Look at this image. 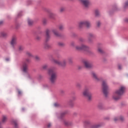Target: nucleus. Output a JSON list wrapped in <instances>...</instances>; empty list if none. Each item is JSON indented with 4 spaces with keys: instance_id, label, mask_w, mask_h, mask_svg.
<instances>
[{
    "instance_id": "2f4dec72",
    "label": "nucleus",
    "mask_w": 128,
    "mask_h": 128,
    "mask_svg": "<svg viewBox=\"0 0 128 128\" xmlns=\"http://www.w3.org/2000/svg\"><path fill=\"white\" fill-rule=\"evenodd\" d=\"M76 86H77L78 88H82V84H80V83H78V84H76Z\"/></svg>"
},
{
    "instance_id": "5701e85b",
    "label": "nucleus",
    "mask_w": 128,
    "mask_h": 128,
    "mask_svg": "<svg viewBox=\"0 0 128 128\" xmlns=\"http://www.w3.org/2000/svg\"><path fill=\"white\" fill-rule=\"evenodd\" d=\"M44 48L46 50H48V48H50V46L48 44H45L44 45Z\"/></svg>"
},
{
    "instance_id": "f03ea898",
    "label": "nucleus",
    "mask_w": 128,
    "mask_h": 128,
    "mask_svg": "<svg viewBox=\"0 0 128 128\" xmlns=\"http://www.w3.org/2000/svg\"><path fill=\"white\" fill-rule=\"evenodd\" d=\"M48 74L50 76V80L52 84H54L56 83V78L58 76L56 75V72L54 71V68H51L49 69L48 71Z\"/></svg>"
},
{
    "instance_id": "ea45409f",
    "label": "nucleus",
    "mask_w": 128,
    "mask_h": 128,
    "mask_svg": "<svg viewBox=\"0 0 128 128\" xmlns=\"http://www.w3.org/2000/svg\"><path fill=\"white\" fill-rule=\"evenodd\" d=\"M97 26H100V22H97Z\"/></svg>"
},
{
    "instance_id": "1a4fd4ad",
    "label": "nucleus",
    "mask_w": 128,
    "mask_h": 128,
    "mask_svg": "<svg viewBox=\"0 0 128 128\" xmlns=\"http://www.w3.org/2000/svg\"><path fill=\"white\" fill-rule=\"evenodd\" d=\"M84 26H86L87 28L90 26V23L88 20L81 21L78 23V28H82Z\"/></svg>"
},
{
    "instance_id": "c85d7f7f",
    "label": "nucleus",
    "mask_w": 128,
    "mask_h": 128,
    "mask_svg": "<svg viewBox=\"0 0 128 128\" xmlns=\"http://www.w3.org/2000/svg\"><path fill=\"white\" fill-rule=\"evenodd\" d=\"M24 50V46H20L18 47V50H20V52H22V50Z\"/></svg>"
},
{
    "instance_id": "4c0bfd02",
    "label": "nucleus",
    "mask_w": 128,
    "mask_h": 128,
    "mask_svg": "<svg viewBox=\"0 0 128 128\" xmlns=\"http://www.w3.org/2000/svg\"><path fill=\"white\" fill-rule=\"evenodd\" d=\"M54 106H56V107L58 106H60V104H58L55 103L54 104Z\"/></svg>"
},
{
    "instance_id": "f257e3e1",
    "label": "nucleus",
    "mask_w": 128,
    "mask_h": 128,
    "mask_svg": "<svg viewBox=\"0 0 128 128\" xmlns=\"http://www.w3.org/2000/svg\"><path fill=\"white\" fill-rule=\"evenodd\" d=\"M126 92V87L121 86L119 90H116L113 94L112 98L114 100H118L120 98V96H122Z\"/></svg>"
},
{
    "instance_id": "a18cd8bd",
    "label": "nucleus",
    "mask_w": 128,
    "mask_h": 128,
    "mask_svg": "<svg viewBox=\"0 0 128 128\" xmlns=\"http://www.w3.org/2000/svg\"><path fill=\"white\" fill-rule=\"evenodd\" d=\"M80 42H84V40L82 38H80Z\"/></svg>"
},
{
    "instance_id": "4468645a",
    "label": "nucleus",
    "mask_w": 128,
    "mask_h": 128,
    "mask_svg": "<svg viewBox=\"0 0 128 128\" xmlns=\"http://www.w3.org/2000/svg\"><path fill=\"white\" fill-rule=\"evenodd\" d=\"M92 78L95 80L96 82H100V80L98 78V75H96V74L94 72H92Z\"/></svg>"
},
{
    "instance_id": "de8ad7c7",
    "label": "nucleus",
    "mask_w": 128,
    "mask_h": 128,
    "mask_svg": "<svg viewBox=\"0 0 128 128\" xmlns=\"http://www.w3.org/2000/svg\"><path fill=\"white\" fill-rule=\"evenodd\" d=\"M85 122H86V124H90V122L88 121V120L85 121Z\"/></svg>"
},
{
    "instance_id": "dca6fc26",
    "label": "nucleus",
    "mask_w": 128,
    "mask_h": 128,
    "mask_svg": "<svg viewBox=\"0 0 128 128\" xmlns=\"http://www.w3.org/2000/svg\"><path fill=\"white\" fill-rule=\"evenodd\" d=\"M124 118L122 116H120V118L115 117L114 118V122H118V120H124Z\"/></svg>"
},
{
    "instance_id": "39448f33",
    "label": "nucleus",
    "mask_w": 128,
    "mask_h": 128,
    "mask_svg": "<svg viewBox=\"0 0 128 128\" xmlns=\"http://www.w3.org/2000/svg\"><path fill=\"white\" fill-rule=\"evenodd\" d=\"M103 92L105 96H108V86L106 84V81L103 80L102 83Z\"/></svg>"
},
{
    "instance_id": "393cba45",
    "label": "nucleus",
    "mask_w": 128,
    "mask_h": 128,
    "mask_svg": "<svg viewBox=\"0 0 128 128\" xmlns=\"http://www.w3.org/2000/svg\"><path fill=\"white\" fill-rule=\"evenodd\" d=\"M64 25H60L59 26V30H64Z\"/></svg>"
},
{
    "instance_id": "473e14b6",
    "label": "nucleus",
    "mask_w": 128,
    "mask_h": 128,
    "mask_svg": "<svg viewBox=\"0 0 128 128\" xmlns=\"http://www.w3.org/2000/svg\"><path fill=\"white\" fill-rule=\"evenodd\" d=\"M42 23L44 24H46V23H47L46 20V19H44L42 20Z\"/></svg>"
},
{
    "instance_id": "9d476101",
    "label": "nucleus",
    "mask_w": 128,
    "mask_h": 128,
    "mask_svg": "<svg viewBox=\"0 0 128 128\" xmlns=\"http://www.w3.org/2000/svg\"><path fill=\"white\" fill-rule=\"evenodd\" d=\"M83 62L84 66H86V68H92V64L90 62V61L85 60Z\"/></svg>"
},
{
    "instance_id": "6e6552de",
    "label": "nucleus",
    "mask_w": 128,
    "mask_h": 128,
    "mask_svg": "<svg viewBox=\"0 0 128 128\" xmlns=\"http://www.w3.org/2000/svg\"><path fill=\"white\" fill-rule=\"evenodd\" d=\"M10 44L12 48H16V45L18 44V38L16 36L12 37L11 40L10 41Z\"/></svg>"
},
{
    "instance_id": "a19ab883",
    "label": "nucleus",
    "mask_w": 128,
    "mask_h": 128,
    "mask_svg": "<svg viewBox=\"0 0 128 128\" xmlns=\"http://www.w3.org/2000/svg\"><path fill=\"white\" fill-rule=\"evenodd\" d=\"M51 126H52V124H48V128H50Z\"/></svg>"
},
{
    "instance_id": "79ce46f5",
    "label": "nucleus",
    "mask_w": 128,
    "mask_h": 128,
    "mask_svg": "<svg viewBox=\"0 0 128 128\" xmlns=\"http://www.w3.org/2000/svg\"><path fill=\"white\" fill-rule=\"evenodd\" d=\"M35 58H36V60H40V58H38V56H36V57H35Z\"/></svg>"
},
{
    "instance_id": "c03bdc74",
    "label": "nucleus",
    "mask_w": 128,
    "mask_h": 128,
    "mask_svg": "<svg viewBox=\"0 0 128 128\" xmlns=\"http://www.w3.org/2000/svg\"><path fill=\"white\" fill-rule=\"evenodd\" d=\"M4 24V22L0 21V24Z\"/></svg>"
},
{
    "instance_id": "bb28decb",
    "label": "nucleus",
    "mask_w": 128,
    "mask_h": 128,
    "mask_svg": "<svg viewBox=\"0 0 128 128\" xmlns=\"http://www.w3.org/2000/svg\"><path fill=\"white\" fill-rule=\"evenodd\" d=\"M49 16L51 18H54V14L52 13H50V14H49Z\"/></svg>"
},
{
    "instance_id": "e433bc0d",
    "label": "nucleus",
    "mask_w": 128,
    "mask_h": 128,
    "mask_svg": "<svg viewBox=\"0 0 128 128\" xmlns=\"http://www.w3.org/2000/svg\"><path fill=\"white\" fill-rule=\"evenodd\" d=\"M64 45V43H62V42L59 43V46H62Z\"/></svg>"
},
{
    "instance_id": "cd10ccee",
    "label": "nucleus",
    "mask_w": 128,
    "mask_h": 128,
    "mask_svg": "<svg viewBox=\"0 0 128 128\" xmlns=\"http://www.w3.org/2000/svg\"><path fill=\"white\" fill-rule=\"evenodd\" d=\"M100 126V124L94 125L92 126V128H99Z\"/></svg>"
},
{
    "instance_id": "f3484780",
    "label": "nucleus",
    "mask_w": 128,
    "mask_h": 128,
    "mask_svg": "<svg viewBox=\"0 0 128 128\" xmlns=\"http://www.w3.org/2000/svg\"><path fill=\"white\" fill-rule=\"evenodd\" d=\"M64 126H72V122L66 120H64Z\"/></svg>"
},
{
    "instance_id": "0eeeda50",
    "label": "nucleus",
    "mask_w": 128,
    "mask_h": 128,
    "mask_svg": "<svg viewBox=\"0 0 128 128\" xmlns=\"http://www.w3.org/2000/svg\"><path fill=\"white\" fill-rule=\"evenodd\" d=\"M76 50H85L86 52H90V48L88 46L82 44L81 46H76Z\"/></svg>"
},
{
    "instance_id": "9b49d317",
    "label": "nucleus",
    "mask_w": 128,
    "mask_h": 128,
    "mask_svg": "<svg viewBox=\"0 0 128 128\" xmlns=\"http://www.w3.org/2000/svg\"><path fill=\"white\" fill-rule=\"evenodd\" d=\"M81 2H82L83 6H84V8H88L90 4V0H81Z\"/></svg>"
},
{
    "instance_id": "49530a36",
    "label": "nucleus",
    "mask_w": 128,
    "mask_h": 128,
    "mask_svg": "<svg viewBox=\"0 0 128 128\" xmlns=\"http://www.w3.org/2000/svg\"><path fill=\"white\" fill-rule=\"evenodd\" d=\"M6 62H8V60H10V58H6Z\"/></svg>"
},
{
    "instance_id": "8fccbe9b",
    "label": "nucleus",
    "mask_w": 128,
    "mask_h": 128,
    "mask_svg": "<svg viewBox=\"0 0 128 128\" xmlns=\"http://www.w3.org/2000/svg\"><path fill=\"white\" fill-rule=\"evenodd\" d=\"M126 22H128V19L126 20Z\"/></svg>"
},
{
    "instance_id": "7c9ffc66",
    "label": "nucleus",
    "mask_w": 128,
    "mask_h": 128,
    "mask_svg": "<svg viewBox=\"0 0 128 128\" xmlns=\"http://www.w3.org/2000/svg\"><path fill=\"white\" fill-rule=\"evenodd\" d=\"M47 68H48V65L46 64H44L42 66L43 70H46Z\"/></svg>"
},
{
    "instance_id": "20e7f679",
    "label": "nucleus",
    "mask_w": 128,
    "mask_h": 128,
    "mask_svg": "<svg viewBox=\"0 0 128 128\" xmlns=\"http://www.w3.org/2000/svg\"><path fill=\"white\" fill-rule=\"evenodd\" d=\"M30 58H26L25 60L22 62V66L21 67V70L25 74H27L28 72V63H30Z\"/></svg>"
},
{
    "instance_id": "ddd939ff",
    "label": "nucleus",
    "mask_w": 128,
    "mask_h": 128,
    "mask_svg": "<svg viewBox=\"0 0 128 128\" xmlns=\"http://www.w3.org/2000/svg\"><path fill=\"white\" fill-rule=\"evenodd\" d=\"M96 36L92 33H90L88 34V42H92V38H94Z\"/></svg>"
},
{
    "instance_id": "f704fd0d",
    "label": "nucleus",
    "mask_w": 128,
    "mask_h": 128,
    "mask_svg": "<svg viewBox=\"0 0 128 128\" xmlns=\"http://www.w3.org/2000/svg\"><path fill=\"white\" fill-rule=\"evenodd\" d=\"M98 52H102V50L100 48H98Z\"/></svg>"
},
{
    "instance_id": "a211bd4d",
    "label": "nucleus",
    "mask_w": 128,
    "mask_h": 128,
    "mask_svg": "<svg viewBox=\"0 0 128 128\" xmlns=\"http://www.w3.org/2000/svg\"><path fill=\"white\" fill-rule=\"evenodd\" d=\"M104 104L102 102H100L98 104V108L100 110H102V108H104Z\"/></svg>"
},
{
    "instance_id": "72a5a7b5",
    "label": "nucleus",
    "mask_w": 128,
    "mask_h": 128,
    "mask_svg": "<svg viewBox=\"0 0 128 128\" xmlns=\"http://www.w3.org/2000/svg\"><path fill=\"white\" fill-rule=\"evenodd\" d=\"M36 40H40V36H36Z\"/></svg>"
},
{
    "instance_id": "423d86ee",
    "label": "nucleus",
    "mask_w": 128,
    "mask_h": 128,
    "mask_svg": "<svg viewBox=\"0 0 128 128\" xmlns=\"http://www.w3.org/2000/svg\"><path fill=\"white\" fill-rule=\"evenodd\" d=\"M83 96H86L88 98V100H89V102H90V100H92V93H90V89L88 88H86L84 89V90L83 92Z\"/></svg>"
},
{
    "instance_id": "3c124183",
    "label": "nucleus",
    "mask_w": 128,
    "mask_h": 128,
    "mask_svg": "<svg viewBox=\"0 0 128 128\" xmlns=\"http://www.w3.org/2000/svg\"><path fill=\"white\" fill-rule=\"evenodd\" d=\"M62 92H64V91H62Z\"/></svg>"
},
{
    "instance_id": "aec40b11",
    "label": "nucleus",
    "mask_w": 128,
    "mask_h": 128,
    "mask_svg": "<svg viewBox=\"0 0 128 128\" xmlns=\"http://www.w3.org/2000/svg\"><path fill=\"white\" fill-rule=\"evenodd\" d=\"M12 124H14L16 128H18V122L16 120H14L12 121Z\"/></svg>"
},
{
    "instance_id": "4be33fe9",
    "label": "nucleus",
    "mask_w": 128,
    "mask_h": 128,
    "mask_svg": "<svg viewBox=\"0 0 128 128\" xmlns=\"http://www.w3.org/2000/svg\"><path fill=\"white\" fill-rule=\"evenodd\" d=\"M28 26H32L34 24V22L30 19H28Z\"/></svg>"
},
{
    "instance_id": "c9c22d12",
    "label": "nucleus",
    "mask_w": 128,
    "mask_h": 128,
    "mask_svg": "<svg viewBox=\"0 0 128 128\" xmlns=\"http://www.w3.org/2000/svg\"><path fill=\"white\" fill-rule=\"evenodd\" d=\"M125 8H126V6H128V0L125 3Z\"/></svg>"
},
{
    "instance_id": "a878e982",
    "label": "nucleus",
    "mask_w": 128,
    "mask_h": 128,
    "mask_svg": "<svg viewBox=\"0 0 128 128\" xmlns=\"http://www.w3.org/2000/svg\"><path fill=\"white\" fill-rule=\"evenodd\" d=\"M95 14L96 16H99L100 15V11L98 10H95Z\"/></svg>"
},
{
    "instance_id": "6ab92c4d",
    "label": "nucleus",
    "mask_w": 128,
    "mask_h": 128,
    "mask_svg": "<svg viewBox=\"0 0 128 128\" xmlns=\"http://www.w3.org/2000/svg\"><path fill=\"white\" fill-rule=\"evenodd\" d=\"M8 120V117L6 116H3L2 118V122H1L2 124H4Z\"/></svg>"
},
{
    "instance_id": "f8f14e48",
    "label": "nucleus",
    "mask_w": 128,
    "mask_h": 128,
    "mask_svg": "<svg viewBox=\"0 0 128 128\" xmlns=\"http://www.w3.org/2000/svg\"><path fill=\"white\" fill-rule=\"evenodd\" d=\"M46 42H48L50 40V30L47 29L46 31Z\"/></svg>"
},
{
    "instance_id": "2eb2a0df",
    "label": "nucleus",
    "mask_w": 128,
    "mask_h": 128,
    "mask_svg": "<svg viewBox=\"0 0 128 128\" xmlns=\"http://www.w3.org/2000/svg\"><path fill=\"white\" fill-rule=\"evenodd\" d=\"M52 32L56 36H60V33L58 32V30L56 29H52Z\"/></svg>"
},
{
    "instance_id": "58836bf2",
    "label": "nucleus",
    "mask_w": 128,
    "mask_h": 128,
    "mask_svg": "<svg viewBox=\"0 0 128 128\" xmlns=\"http://www.w3.org/2000/svg\"><path fill=\"white\" fill-rule=\"evenodd\" d=\"M118 70H122V66L120 64L118 65Z\"/></svg>"
},
{
    "instance_id": "37998d69",
    "label": "nucleus",
    "mask_w": 128,
    "mask_h": 128,
    "mask_svg": "<svg viewBox=\"0 0 128 128\" xmlns=\"http://www.w3.org/2000/svg\"><path fill=\"white\" fill-rule=\"evenodd\" d=\"M18 94H22V91L18 90Z\"/></svg>"
},
{
    "instance_id": "09e8293b",
    "label": "nucleus",
    "mask_w": 128,
    "mask_h": 128,
    "mask_svg": "<svg viewBox=\"0 0 128 128\" xmlns=\"http://www.w3.org/2000/svg\"><path fill=\"white\" fill-rule=\"evenodd\" d=\"M72 100H76V97H73Z\"/></svg>"
},
{
    "instance_id": "b1692460",
    "label": "nucleus",
    "mask_w": 128,
    "mask_h": 128,
    "mask_svg": "<svg viewBox=\"0 0 128 128\" xmlns=\"http://www.w3.org/2000/svg\"><path fill=\"white\" fill-rule=\"evenodd\" d=\"M1 36L3 38H6V37L8 36V34H6V32H3L1 33Z\"/></svg>"
},
{
    "instance_id": "412c9836",
    "label": "nucleus",
    "mask_w": 128,
    "mask_h": 128,
    "mask_svg": "<svg viewBox=\"0 0 128 128\" xmlns=\"http://www.w3.org/2000/svg\"><path fill=\"white\" fill-rule=\"evenodd\" d=\"M26 55L27 56H28V58H32V54L30 52H26Z\"/></svg>"
},
{
    "instance_id": "7ed1b4c3",
    "label": "nucleus",
    "mask_w": 128,
    "mask_h": 128,
    "mask_svg": "<svg viewBox=\"0 0 128 128\" xmlns=\"http://www.w3.org/2000/svg\"><path fill=\"white\" fill-rule=\"evenodd\" d=\"M53 62L59 66H64L66 64V62H68L69 64H72V58H68V60H63L62 62L53 59L52 60Z\"/></svg>"
},
{
    "instance_id": "c756f323",
    "label": "nucleus",
    "mask_w": 128,
    "mask_h": 128,
    "mask_svg": "<svg viewBox=\"0 0 128 128\" xmlns=\"http://www.w3.org/2000/svg\"><path fill=\"white\" fill-rule=\"evenodd\" d=\"M66 10V8L64 7H62L60 8V12H64V10Z\"/></svg>"
}]
</instances>
